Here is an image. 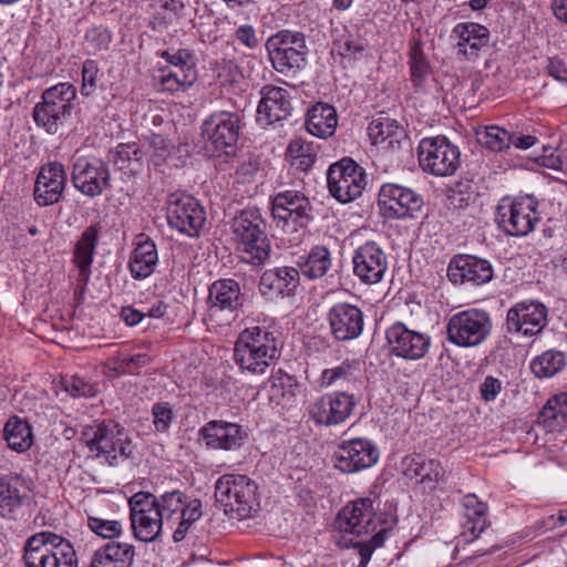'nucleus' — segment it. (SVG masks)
<instances>
[{
  "label": "nucleus",
  "mask_w": 567,
  "mask_h": 567,
  "mask_svg": "<svg viewBox=\"0 0 567 567\" xmlns=\"http://www.w3.org/2000/svg\"><path fill=\"white\" fill-rule=\"evenodd\" d=\"M72 183L83 195L96 197L110 186V169L102 159L79 157L73 164Z\"/></svg>",
  "instance_id": "412c9836"
},
{
  "label": "nucleus",
  "mask_w": 567,
  "mask_h": 567,
  "mask_svg": "<svg viewBox=\"0 0 567 567\" xmlns=\"http://www.w3.org/2000/svg\"><path fill=\"white\" fill-rule=\"evenodd\" d=\"M75 96L76 89L66 82L44 90L33 109L37 125L50 134L56 133L70 120Z\"/></svg>",
  "instance_id": "0eeeda50"
},
{
  "label": "nucleus",
  "mask_w": 567,
  "mask_h": 567,
  "mask_svg": "<svg viewBox=\"0 0 567 567\" xmlns=\"http://www.w3.org/2000/svg\"><path fill=\"white\" fill-rule=\"evenodd\" d=\"M311 205L300 190L286 189L277 193L271 200V214L277 226L284 231L298 233V227H305L310 220Z\"/></svg>",
  "instance_id": "a211bd4d"
},
{
  "label": "nucleus",
  "mask_w": 567,
  "mask_h": 567,
  "mask_svg": "<svg viewBox=\"0 0 567 567\" xmlns=\"http://www.w3.org/2000/svg\"><path fill=\"white\" fill-rule=\"evenodd\" d=\"M244 301L239 282L234 279L214 281L209 286L207 298L209 320L219 326H229Z\"/></svg>",
  "instance_id": "2eb2a0df"
},
{
  "label": "nucleus",
  "mask_w": 567,
  "mask_h": 567,
  "mask_svg": "<svg viewBox=\"0 0 567 567\" xmlns=\"http://www.w3.org/2000/svg\"><path fill=\"white\" fill-rule=\"evenodd\" d=\"M390 354L408 361L423 359L431 348L427 333L408 328L403 322H395L385 331Z\"/></svg>",
  "instance_id": "aec40b11"
},
{
  "label": "nucleus",
  "mask_w": 567,
  "mask_h": 567,
  "mask_svg": "<svg viewBox=\"0 0 567 567\" xmlns=\"http://www.w3.org/2000/svg\"><path fill=\"white\" fill-rule=\"evenodd\" d=\"M128 505L134 537L144 543L158 539L164 527L173 530V540L179 543L203 514L202 502L188 499L178 489L159 496L137 492L130 497Z\"/></svg>",
  "instance_id": "f257e3e1"
},
{
  "label": "nucleus",
  "mask_w": 567,
  "mask_h": 567,
  "mask_svg": "<svg viewBox=\"0 0 567 567\" xmlns=\"http://www.w3.org/2000/svg\"><path fill=\"white\" fill-rule=\"evenodd\" d=\"M2 432L8 446L16 452H25L33 443L32 431L29 423L18 416L9 419Z\"/></svg>",
  "instance_id": "a19ab883"
},
{
  "label": "nucleus",
  "mask_w": 567,
  "mask_h": 567,
  "mask_svg": "<svg viewBox=\"0 0 567 567\" xmlns=\"http://www.w3.org/2000/svg\"><path fill=\"white\" fill-rule=\"evenodd\" d=\"M84 39L86 49L92 53H96L109 49L112 35L106 28L97 25L89 29Z\"/></svg>",
  "instance_id": "6e6d98bb"
},
{
  "label": "nucleus",
  "mask_w": 567,
  "mask_h": 567,
  "mask_svg": "<svg viewBox=\"0 0 567 567\" xmlns=\"http://www.w3.org/2000/svg\"><path fill=\"white\" fill-rule=\"evenodd\" d=\"M87 526L94 534L106 539L117 538L123 533V524L116 519L89 516Z\"/></svg>",
  "instance_id": "603ef678"
},
{
  "label": "nucleus",
  "mask_w": 567,
  "mask_h": 567,
  "mask_svg": "<svg viewBox=\"0 0 567 567\" xmlns=\"http://www.w3.org/2000/svg\"><path fill=\"white\" fill-rule=\"evenodd\" d=\"M389 530L381 528L370 538L369 542L357 543L355 546L359 548L361 561L367 564L371 558L372 553L383 546L385 538L388 537Z\"/></svg>",
  "instance_id": "13d9d810"
},
{
  "label": "nucleus",
  "mask_w": 567,
  "mask_h": 567,
  "mask_svg": "<svg viewBox=\"0 0 567 567\" xmlns=\"http://www.w3.org/2000/svg\"><path fill=\"white\" fill-rule=\"evenodd\" d=\"M81 74V94L84 96H90L99 87L103 78V73L101 72L96 61L85 60L82 64Z\"/></svg>",
  "instance_id": "3c124183"
},
{
  "label": "nucleus",
  "mask_w": 567,
  "mask_h": 567,
  "mask_svg": "<svg viewBox=\"0 0 567 567\" xmlns=\"http://www.w3.org/2000/svg\"><path fill=\"white\" fill-rule=\"evenodd\" d=\"M168 225L189 237L199 235L206 223V212L202 204L185 193H173L166 200Z\"/></svg>",
  "instance_id": "4468645a"
},
{
  "label": "nucleus",
  "mask_w": 567,
  "mask_h": 567,
  "mask_svg": "<svg viewBox=\"0 0 567 567\" xmlns=\"http://www.w3.org/2000/svg\"><path fill=\"white\" fill-rule=\"evenodd\" d=\"M208 450L236 451L245 441L243 427L237 423L224 420H213L200 427L198 432Z\"/></svg>",
  "instance_id": "cd10ccee"
},
{
  "label": "nucleus",
  "mask_w": 567,
  "mask_h": 567,
  "mask_svg": "<svg viewBox=\"0 0 567 567\" xmlns=\"http://www.w3.org/2000/svg\"><path fill=\"white\" fill-rule=\"evenodd\" d=\"M461 152L445 136L423 138L417 146V159L423 172L446 177L453 175L461 164Z\"/></svg>",
  "instance_id": "9b49d317"
},
{
  "label": "nucleus",
  "mask_w": 567,
  "mask_h": 567,
  "mask_svg": "<svg viewBox=\"0 0 567 567\" xmlns=\"http://www.w3.org/2000/svg\"><path fill=\"white\" fill-rule=\"evenodd\" d=\"M327 182L331 196L347 204L362 195L367 186V175L353 159L344 157L329 166Z\"/></svg>",
  "instance_id": "f8f14e48"
},
{
  "label": "nucleus",
  "mask_w": 567,
  "mask_h": 567,
  "mask_svg": "<svg viewBox=\"0 0 567 567\" xmlns=\"http://www.w3.org/2000/svg\"><path fill=\"white\" fill-rule=\"evenodd\" d=\"M536 162L544 167L563 171V155H559V148L544 146L542 154L536 157Z\"/></svg>",
  "instance_id": "680f3d73"
},
{
  "label": "nucleus",
  "mask_w": 567,
  "mask_h": 567,
  "mask_svg": "<svg viewBox=\"0 0 567 567\" xmlns=\"http://www.w3.org/2000/svg\"><path fill=\"white\" fill-rule=\"evenodd\" d=\"M295 396V393L291 389L288 391H285L284 389V382H272L270 386V400L276 402L277 404L288 403L292 398Z\"/></svg>",
  "instance_id": "774afa93"
},
{
  "label": "nucleus",
  "mask_w": 567,
  "mask_h": 567,
  "mask_svg": "<svg viewBox=\"0 0 567 567\" xmlns=\"http://www.w3.org/2000/svg\"><path fill=\"white\" fill-rule=\"evenodd\" d=\"M113 163L122 171L136 172L143 163L144 152L135 142L118 144L113 152Z\"/></svg>",
  "instance_id": "c03bdc74"
},
{
  "label": "nucleus",
  "mask_w": 567,
  "mask_h": 567,
  "mask_svg": "<svg viewBox=\"0 0 567 567\" xmlns=\"http://www.w3.org/2000/svg\"><path fill=\"white\" fill-rule=\"evenodd\" d=\"M465 520L463 522V536L466 542L476 539L487 527V505L475 494L463 497Z\"/></svg>",
  "instance_id": "c9c22d12"
},
{
  "label": "nucleus",
  "mask_w": 567,
  "mask_h": 567,
  "mask_svg": "<svg viewBox=\"0 0 567 567\" xmlns=\"http://www.w3.org/2000/svg\"><path fill=\"white\" fill-rule=\"evenodd\" d=\"M63 389L74 398H93L97 393L96 385L74 374L61 380Z\"/></svg>",
  "instance_id": "864d4df0"
},
{
  "label": "nucleus",
  "mask_w": 567,
  "mask_h": 567,
  "mask_svg": "<svg viewBox=\"0 0 567 567\" xmlns=\"http://www.w3.org/2000/svg\"><path fill=\"white\" fill-rule=\"evenodd\" d=\"M565 367V354L556 350L545 351L530 363V369L537 378H551L563 371Z\"/></svg>",
  "instance_id": "37998d69"
},
{
  "label": "nucleus",
  "mask_w": 567,
  "mask_h": 567,
  "mask_svg": "<svg viewBox=\"0 0 567 567\" xmlns=\"http://www.w3.org/2000/svg\"><path fill=\"white\" fill-rule=\"evenodd\" d=\"M337 125L338 115L332 105L319 102L309 109L306 128L311 135L319 138H328L333 135Z\"/></svg>",
  "instance_id": "e433bc0d"
},
{
  "label": "nucleus",
  "mask_w": 567,
  "mask_h": 567,
  "mask_svg": "<svg viewBox=\"0 0 567 567\" xmlns=\"http://www.w3.org/2000/svg\"><path fill=\"white\" fill-rule=\"evenodd\" d=\"M287 151L292 165L301 171H309L316 162L317 153L313 146L302 138L291 141Z\"/></svg>",
  "instance_id": "de8ad7c7"
},
{
  "label": "nucleus",
  "mask_w": 567,
  "mask_h": 567,
  "mask_svg": "<svg viewBox=\"0 0 567 567\" xmlns=\"http://www.w3.org/2000/svg\"><path fill=\"white\" fill-rule=\"evenodd\" d=\"M279 355V341L267 327H247L235 342L234 360L245 374H266L276 364Z\"/></svg>",
  "instance_id": "f03ea898"
},
{
  "label": "nucleus",
  "mask_w": 567,
  "mask_h": 567,
  "mask_svg": "<svg viewBox=\"0 0 567 567\" xmlns=\"http://www.w3.org/2000/svg\"><path fill=\"white\" fill-rule=\"evenodd\" d=\"M409 65L413 86L416 90H424L431 80L432 69L420 42H415L410 50Z\"/></svg>",
  "instance_id": "79ce46f5"
},
{
  "label": "nucleus",
  "mask_w": 567,
  "mask_h": 567,
  "mask_svg": "<svg viewBox=\"0 0 567 567\" xmlns=\"http://www.w3.org/2000/svg\"><path fill=\"white\" fill-rule=\"evenodd\" d=\"M234 39L249 50L257 49L260 43L256 29L248 23L236 28Z\"/></svg>",
  "instance_id": "052dcab7"
},
{
  "label": "nucleus",
  "mask_w": 567,
  "mask_h": 567,
  "mask_svg": "<svg viewBox=\"0 0 567 567\" xmlns=\"http://www.w3.org/2000/svg\"><path fill=\"white\" fill-rule=\"evenodd\" d=\"M547 324V308L540 302L522 301L513 306L506 316V330L523 337L539 334Z\"/></svg>",
  "instance_id": "4be33fe9"
},
{
  "label": "nucleus",
  "mask_w": 567,
  "mask_h": 567,
  "mask_svg": "<svg viewBox=\"0 0 567 567\" xmlns=\"http://www.w3.org/2000/svg\"><path fill=\"white\" fill-rule=\"evenodd\" d=\"M455 41L457 55L463 60L475 61L483 49L488 48L491 33L489 30L480 23L460 22L451 33Z\"/></svg>",
  "instance_id": "c85d7f7f"
},
{
  "label": "nucleus",
  "mask_w": 567,
  "mask_h": 567,
  "mask_svg": "<svg viewBox=\"0 0 567 567\" xmlns=\"http://www.w3.org/2000/svg\"><path fill=\"white\" fill-rule=\"evenodd\" d=\"M367 47V43L363 39L359 37L348 35L341 48H342V55L346 56H355L357 54H360L364 51Z\"/></svg>",
  "instance_id": "69168bd1"
},
{
  "label": "nucleus",
  "mask_w": 567,
  "mask_h": 567,
  "mask_svg": "<svg viewBox=\"0 0 567 567\" xmlns=\"http://www.w3.org/2000/svg\"><path fill=\"white\" fill-rule=\"evenodd\" d=\"M299 272L308 279H319L328 274L332 267L331 251L323 245H317L298 260Z\"/></svg>",
  "instance_id": "58836bf2"
},
{
  "label": "nucleus",
  "mask_w": 567,
  "mask_h": 567,
  "mask_svg": "<svg viewBox=\"0 0 567 567\" xmlns=\"http://www.w3.org/2000/svg\"><path fill=\"white\" fill-rule=\"evenodd\" d=\"M240 116L237 112L220 111L205 120L203 133L218 151L229 154L238 141Z\"/></svg>",
  "instance_id": "5701e85b"
},
{
  "label": "nucleus",
  "mask_w": 567,
  "mask_h": 567,
  "mask_svg": "<svg viewBox=\"0 0 567 567\" xmlns=\"http://www.w3.org/2000/svg\"><path fill=\"white\" fill-rule=\"evenodd\" d=\"M352 264L355 277L365 285H374L388 270V256L375 241H367L354 250Z\"/></svg>",
  "instance_id": "b1692460"
},
{
  "label": "nucleus",
  "mask_w": 567,
  "mask_h": 567,
  "mask_svg": "<svg viewBox=\"0 0 567 567\" xmlns=\"http://www.w3.org/2000/svg\"><path fill=\"white\" fill-rule=\"evenodd\" d=\"M24 493V482L19 476L10 477L6 484L2 483V516L6 509L13 513L21 505Z\"/></svg>",
  "instance_id": "09e8293b"
},
{
  "label": "nucleus",
  "mask_w": 567,
  "mask_h": 567,
  "mask_svg": "<svg viewBox=\"0 0 567 567\" xmlns=\"http://www.w3.org/2000/svg\"><path fill=\"white\" fill-rule=\"evenodd\" d=\"M359 372V362L346 360L337 367L324 369L320 377V386L330 388L341 382H350Z\"/></svg>",
  "instance_id": "49530a36"
},
{
  "label": "nucleus",
  "mask_w": 567,
  "mask_h": 567,
  "mask_svg": "<svg viewBox=\"0 0 567 567\" xmlns=\"http://www.w3.org/2000/svg\"><path fill=\"white\" fill-rule=\"evenodd\" d=\"M300 272L293 267L266 270L259 280V291L268 298L292 293L299 286Z\"/></svg>",
  "instance_id": "473e14b6"
},
{
  "label": "nucleus",
  "mask_w": 567,
  "mask_h": 567,
  "mask_svg": "<svg viewBox=\"0 0 567 567\" xmlns=\"http://www.w3.org/2000/svg\"><path fill=\"white\" fill-rule=\"evenodd\" d=\"M537 206L533 196L503 198L497 206L496 223L509 236H526L540 219Z\"/></svg>",
  "instance_id": "9d476101"
},
{
  "label": "nucleus",
  "mask_w": 567,
  "mask_h": 567,
  "mask_svg": "<svg viewBox=\"0 0 567 567\" xmlns=\"http://www.w3.org/2000/svg\"><path fill=\"white\" fill-rule=\"evenodd\" d=\"M66 184V173L61 163L54 162L43 166L34 185V199L40 206L58 203Z\"/></svg>",
  "instance_id": "7c9ffc66"
},
{
  "label": "nucleus",
  "mask_w": 567,
  "mask_h": 567,
  "mask_svg": "<svg viewBox=\"0 0 567 567\" xmlns=\"http://www.w3.org/2000/svg\"><path fill=\"white\" fill-rule=\"evenodd\" d=\"M157 264L158 252L155 243L146 235L140 234L128 262L132 277L137 280L150 277Z\"/></svg>",
  "instance_id": "72a5a7b5"
},
{
  "label": "nucleus",
  "mask_w": 567,
  "mask_h": 567,
  "mask_svg": "<svg viewBox=\"0 0 567 567\" xmlns=\"http://www.w3.org/2000/svg\"><path fill=\"white\" fill-rule=\"evenodd\" d=\"M369 136L374 144L383 143L386 140H390V143L393 142V138L401 134V127L398 125L396 121L389 117H379L373 120L369 127Z\"/></svg>",
  "instance_id": "8fccbe9b"
},
{
  "label": "nucleus",
  "mask_w": 567,
  "mask_h": 567,
  "mask_svg": "<svg viewBox=\"0 0 567 567\" xmlns=\"http://www.w3.org/2000/svg\"><path fill=\"white\" fill-rule=\"evenodd\" d=\"M25 567H78L72 544L52 532L30 536L23 547Z\"/></svg>",
  "instance_id": "20e7f679"
},
{
  "label": "nucleus",
  "mask_w": 567,
  "mask_h": 567,
  "mask_svg": "<svg viewBox=\"0 0 567 567\" xmlns=\"http://www.w3.org/2000/svg\"><path fill=\"white\" fill-rule=\"evenodd\" d=\"M502 390V382L494 377H486L481 384L482 399L486 402L494 401Z\"/></svg>",
  "instance_id": "e2e57ef3"
},
{
  "label": "nucleus",
  "mask_w": 567,
  "mask_h": 567,
  "mask_svg": "<svg viewBox=\"0 0 567 567\" xmlns=\"http://www.w3.org/2000/svg\"><path fill=\"white\" fill-rule=\"evenodd\" d=\"M260 95L257 121L261 125H271L288 117L291 104L287 90L275 85H265L260 90Z\"/></svg>",
  "instance_id": "2f4dec72"
},
{
  "label": "nucleus",
  "mask_w": 567,
  "mask_h": 567,
  "mask_svg": "<svg viewBox=\"0 0 567 567\" xmlns=\"http://www.w3.org/2000/svg\"><path fill=\"white\" fill-rule=\"evenodd\" d=\"M358 399L346 391L324 393L315 399L309 408V419L319 426H338L346 423L353 414Z\"/></svg>",
  "instance_id": "ddd939ff"
},
{
  "label": "nucleus",
  "mask_w": 567,
  "mask_h": 567,
  "mask_svg": "<svg viewBox=\"0 0 567 567\" xmlns=\"http://www.w3.org/2000/svg\"><path fill=\"white\" fill-rule=\"evenodd\" d=\"M379 457L378 446L364 437L341 441L332 456L334 467L347 474L372 467L378 463Z\"/></svg>",
  "instance_id": "6ab92c4d"
},
{
  "label": "nucleus",
  "mask_w": 567,
  "mask_h": 567,
  "mask_svg": "<svg viewBox=\"0 0 567 567\" xmlns=\"http://www.w3.org/2000/svg\"><path fill=\"white\" fill-rule=\"evenodd\" d=\"M148 358L144 353H137L130 357H124L120 362V369L122 372L134 373V370L146 365Z\"/></svg>",
  "instance_id": "338daca9"
},
{
  "label": "nucleus",
  "mask_w": 567,
  "mask_h": 567,
  "mask_svg": "<svg viewBox=\"0 0 567 567\" xmlns=\"http://www.w3.org/2000/svg\"><path fill=\"white\" fill-rule=\"evenodd\" d=\"M477 142L493 152H502L512 145L513 135L506 130L492 125L476 131Z\"/></svg>",
  "instance_id": "a18cd8bd"
},
{
  "label": "nucleus",
  "mask_w": 567,
  "mask_h": 567,
  "mask_svg": "<svg viewBox=\"0 0 567 567\" xmlns=\"http://www.w3.org/2000/svg\"><path fill=\"white\" fill-rule=\"evenodd\" d=\"M150 147L152 148V159L154 164L161 165L171 155L174 145L165 135L164 131H152Z\"/></svg>",
  "instance_id": "5fc2aeb1"
},
{
  "label": "nucleus",
  "mask_w": 567,
  "mask_h": 567,
  "mask_svg": "<svg viewBox=\"0 0 567 567\" xmlns=\"http://www.w3.org/2000/svg\"><path fill=\"white\" fill-rule=\"evenodd\" d=\"M337 525L341 533L357 537L374 533L373 502L370 498H360L339 513Z\"/></svg>",
  "instance_id": "a878e982"
},
{
  "label": "nucleus",
  "mask_w": 567,
  "mask_h": 567,
  "mask_svg": "<svg viewBox=\"0 0 567 567\" xmlns=\"http://www.w3.org/2000/svg\"><path fill=\"white\" fill-rule=\"evenodd\" d=\"M538 422L548 431H557L567 423V392L550 398L542 409Z\"/></svg>",
  "instance_id": "ea45409f"
},
{
  "label": "nucleus",
  "mask_w": 567,
  "mask_h": 567,
  "mask_svg": "<svg viewBox=\"0 0 567 567\" xmlns=\"http://www.w3.org/2000/svg\"><path fill=\"white\" fill-rule=\"evenodd\" d=\"M327 320L331 334L338 341L357 339L363 331L364 320L361 309L348 302L333 305L327 313Z\"/></svg>",
  "instance_id": "bb28decb"
},
{
  "label": "nucleus",
  "mask_w": 567,
  "mask_h": 567,
  "mask_svg": "<svg viewBox=\"0 0 567 567\" xmlns=\"http://www.w3.org/2000/svg\"><path fill=\"white\" fill-rule=\"evenodd\" d=\"M402 467L406 478L414 480L427 492H433L446 481V473L441 462L423 454L414 453L405 456Z\"/></svg>",
  "instance_id": "393cba45"
},
{
  "label": "nucleus",
  "mask_w": 567,
  "mask_h": 567,
  "mask_svg": "<svg viewBox=\"0 0 567 567\" xmlns=\"http://www.w3.org/2000/svg\"><path fill=\"white\" fill-rule=\"evenodd\" d=\"M491 315L477 308H470L452 315L446 323L447 340L461 348L482 344L491 334Z\"/></svg>",
  "instance_id": "6e6552de"
},
{
  "label": "nucleus",
  "mask_w": 567,
  "mask_h": 567,
  "mask_svg": "<svg viewBox=\"0 0 567 567\" xmlns=\"http://www.w3.org/2000/svg\"><path fill=\"white\" fill-rule=\"evenodd\" d=\"M167 65L161 69L159 78L164 91H185L197 79L196 59L187 49H168L157 53Z\"/></svg>",
  "instance_id": "dca6fc26"
},
{
  "label": "nucleus",
  "mask_w": 567,
  "mask_h": 567,
  "mask_svg": "<svg viewBox=\"0 0 567 567\" xmlns=\"http://www.w3.org/2000/svg\"><path fill=\"white\" fill-rule=\"evenodd\" d=\"M378 205L386 219H406L421 212L424 200L413 188L398 183H385L380 187Z\"/></svg>",
  "instance_id": "f3484780"
},
{
  "label": "nucleus",
  "mask_w": 567,
  "mask_h": 567,
  "mask_svg": "<svg viewBox=\"0 0 567 567\" xmlns=\"http://www.w3.org/2000/svg\"><path fill=\"white\" fill-rule=\"evenodd\" d=\"M266 50L274 69L282 74L301 69L308 48L302 32L281 30L268 38Z\"/></svg>",
  "instance_id": "1a4fd4ad"
},
{
  "label": "nucleus",
  "mask_w": 567,
  "mask_h": 567,
  "mask_svg": "<svg viewBox=\"0 0 567 567\" xmlns=\"http://www.w3.org/2000/svg\"><path fill=\"white\" fill-rule=\"evenodd\" d=\"M100 229L95 225L89 226L76 241L73 261L79 268V280L87 284L91 275L94 251L97 245Z\"/></svg>",
  "instance_id": "4c0bfd02"
},
{
  "label": "nucleus",
  "mask_w": 567,
  "mask_h": 567,
  "mask_svg": "<svg viewBox=\"0 0 567 567\" xmlns=\"http://www.w3.org/2000/svg\"><path fill=\"white\" fill-rule=\"evenodd\" d=\"M135 548L125 542H109L93 551L90 567H131Z\"/></svg>",
  "instance_id": "f704fd0d"
},
{
  "label": "nucleus",
  "mask_w": 567,
  "mask_h": 567,
  "mask_svg": "<svg viewBox=\"0 0 567 567\" xmlns=\"http://www.w3.org/2000/svg\"><path fill=\"white\" fill-rule=\"evenodd\" d=\"M547 74L560 83L567 84V66L558 58H549L547 61Z\"/></svg>",
  "instance_id": "0e129e2a"
},
{
  "label": "nucleus",
  "mask_w": 567,
  "mask_h": 567,
  "mask_svg": "<svg viewBox=\"0 0 567 567\" xmlns=\"http://www.w3.org/2000/svg\"><path fill=\"white\" fill-rule=\"evenodd\" d=\"M447 277L453 284L481 286L493 278V268L487 260L470 255L455 256L449 267Z\"/></svg>",
  "instance_id": "c756f323"
},
{
  "label": "nucleus",
  "mask_w": 567,
  "mask_h": 567,
  "mask_svg": "<svg viewBox=\"0 0 567 567\" xmlns=\"http://www.w3.org/2000/svg\"><path fill=\"white\" fill-rule=\"evenodd\" d=\"M215 498L231 518H249L259 508L258 486L247 475L220 476L215 483Z\"/></svg>",
  "instance_id": "7ed1b4c3"
},
{
  "label": "nucleus",
  "mask_w": 567,
  "mask_h": 567,
  "mask_svg": "<svg viewBox=\"0 0 567 567\" xmlns=\"http://www.w3.org/2000/svg\"><path fill=\"white\" fill-rule=\"evenodd\" d=\"M233 233L243 260L260 265L268 259L270 244L264 230V220L257 210L246 209L235 217Z\"/></svg>",
  "instance_id": "423d86ee"
},
{
  "label": "nucleus",
  "mask_w": 567,
  "mask_h": 567,
  "mask_svg": "<svg viewBox=\"0 0 567 567\" xmlns=\"http://www.w3.org/2000/svg\"><path fill=\"white\" fill-rule=\"evenodd\" d=\"M468 183H458L450 189L447 199L450 206L462 209L470 205L472 200V192Z\"/></svg>",
  "instance_id": "bf43d9fd"
},
{
  "label": "nucleus",
  "mask_w": 567,
  "mask_h": 567,
  "mask_svg": "<svg viewBox=\"0 0 567 567\" xmlns=\"http://www.w3.org/2000/svg\"><path fill=\"white\" fill-rule=\"evenodd\" d=\"M153 424L157 432H166L173 421L174 414L169 403H155L152 408Z\"/></svg>",
  "instance_id": "4d7b16f0"
},
{
  "label": "nucleus",
  "mask_w": 567,
  "mask_h": 567,
  "mask_svg": "<svg viewBox=\"0 0 567 567\" xmlns=\"http://www.w3.org/2000/svg\"><path fill=\"white\" fill-rule=\"evenodd\" d=\"M82 441L97 458L110 465L117 460L126 458L132 453V443L124 429L113 421L95 422L86 425L82 432Z\"/></svg>",
  "instance_id": "39448f33"
}]
</instances>
